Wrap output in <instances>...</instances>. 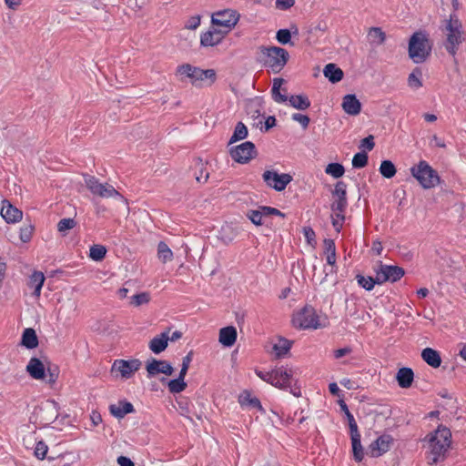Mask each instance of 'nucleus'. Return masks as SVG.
I'll return each mask as SVG.
<instances>
[{
    "mask_svg": "<svg viewBox=\"0 0 466 466\" xmlns=\"http://www.w3.org/2000/svg\"><path fill=\"white\" fill-rule=\"evenodd\" d=\"M175 75L182 82L188 79L190 84L198 88L210 86L217 79V74L214 69H201L190 64L178 66Z\"/></svg>",
    "mask_w": 466,
    "mask_h": 466,
    "instance_id": "obj_1",
    "label": "nucleus"
},
{
    "mask_svg": "<svg viewBox=\"0 0 466 466\" xmlns=\"http://www.w3.org/2000/svg\"><path fill=\"white\" fill-rule=\"evenodd\" d=\"M346 187L344 182L339 181L332 191L331 219L337 232L340 231L345 220V210L348 206Z\"/></svg>",
    "mask_w": 466,
    "mask_h": 466,
    "instance_id": "obj_2",
    "label": "nucleus"
},
{
    "mask_svg": "<svg viewBox=\"0 0 466 466\" xmlns=\"http://www.w3.org/2000/svg\"><path fill=\"white\" fill-rule=\"evenodd\" d=\"M444 30L446 31L445 49L451 56H455L459 46L465 40L462 24L456 14H451L450 18L445 20Z\"/></svg>",
    "mask_w": 466,
    "mask_h": 466,
    "instance_id": "obj_3",
    "label": "nucleus"
},
{
    "mask_svg": "<svg viewBox=\"0 0 466 466\" xmlns=\"http://www.w3.org/2000/svg\"><path fill=\"white\" fill-rule=\"evenodd\" d=\"M296 370L292 367L281 366L273 369L272 386L280 390H289V392L299 398L301 396L300 387L294 379Z\"/></svg>",
    "mask_w": 466,
    "mask_h": 466,
    "instance_id": "obj_4",
    "label": "nucleus"
},
{
    "mask_svg": "<svg viewBox=\"0 0 466 466\" xmlns=\"http://www.w3.org/2000/svg\"><path fill=\"white\" fill-rule=\"evenodd\" d=\"M451 432L450 429L444 426H439L438 429L431 433L429 442L431 447V463L439 461V458L447 451L451 445Z\"/></svg>",
    "mask_w": 466,
    "mask_h": 466,
    "instance_id": "obj_5",
    "label": "nucleus"
},
{
    "mask_svg": "<svg viewBox=\"0 0 466 466\" xmlns=\"http://www.w3.org/2000/svg\"><path fill=\"white\" fill-rule=\"evenodd\" d=\"M431 47L428 45V38L421 32H415L409 41V56L416 64L426 61Z\"/></svg>",
    "mask_w": 466,
    "mask_h": 466,
    "instance_id": "obj_6",
    "label": "nucleus"
},
{
    "mask_svg": "<svg viewBox=\"0 0 466 466\" xmlns=\"http://www.w3.org/2000/svg\"><path fill=\"white\" fill-rule=\"evenodd\" d=\"M141 366L142 362L138 359H117L114 360L111 366L110 374L116 380H127L135 376Z\"/></svg>",
    "mask_w": 466,
    "mask_h": 466,
    "instance_id": "obj_7",
    "label": "nucleus"
},
{
    "mask_svg": "<svg viewBox=\"0 0 466 466\" xmlns=\"http://www.w3.org/2000/svg\"><path fill=\"white\" fill-rule=\"evenodd\" d=\"M260 52L264 65L270 67L274 73H279L289 59V53L281 47H261Z\"/></svg>",
    "mask_w": 466,
    "mask_h": 466,
    "instance_id": "obj_8",
    "label": "nucleus"
},
{
    "mask_svg": "<svg viewBox=\"0 0 466 466\" xmlns=\"http://www.w3.org/2000/svg\"><path fill=\"white\" fill-rule=\"evenodd\" d=\"M411 175L423 188L434 187L440 183V177L426 161L421 160L410 168Z\"/></svg>",
    "mask_w": 466,
    "mask_h": 466,
    "instance_id": "obj_9",
    "label": "nucleus"
},
{
    "mask_svg": "<svg viewBox=\"0 0 466 466\" xmlns=\"http://www.w3.org/2000/svg\"><path fill=\"white\" fill-rule=\"evenodd\" d=\"M84 179L86 187L95 196L102 198H123L119 192L108 183H100L96 177L87 175L84 177Z\"/></svg>",
    "mask_w": 466,
    "mask_h": 466,
    "instance_id": "obj_10",
    "label": "nucleus"
},
{
    "mask_svg": "<svg viewBox=\"0 0 466 466\" xmlns=\"http://www.w3.org/2000/svg\"><path fill=\"white\" fill-rule=\"evenodd\" d=\"M319 319L316 310L310 306H306L293 317L292 321L297 328L317 329L322 327Z\"/></svg>",
    "mask_w": 466,
    "mask_h": 466,
    "instance_id": "obj_11",
    "label": "nucleus"
},
{
    "mask_svg": "<svg viewBox=\"0 0 466 466\" xmlns=\"http://www.w3.org/2000/svg\"><path fill=\"white\" fill-rule=\"evenodd\" d=\"M240 14L235 9H223L212 14L211 22L213 25L224 27L227 31L231 30L238 24Z\"/></svg>",
    "mask_w": 466,
    "mask_h": 466,
    "instance_id": "obj_12",
    "label": "nucleus"
},
{
    "mask_svg": "<svg viewBox=\"0 0 466 466\" xmlns=\"http://www.w3.org/2000/svg\"><path fill=\"white\" fill-rule=\"evenodd\" d=\"M262 178L268 187L276 191H283L292 181V177L289 174H279L274 170H266L262 175Z\"/></svg>",
    "mask_w": 466,
    "mask_h": 466,
    "instance_id": "obj_13",
    "label": "nucleus"
},
{
    "mask_svg": "<svg viewBox=\"0 0 466 466\" xmlns=\"http://www.w3.org/2000/svg\"><path fill=\"white\" fill-rule=\"evenodd\" d=\"M254 155L255 146L249 141L230 148V156L238 163H247L254 157Z\"/></svg>",
    "mask_w": 466,
    "mask_h": 466,
    "instance_id": "obj_14",
    "label": "nucleus"
},
{
    "mask_svg": "<svg viewBox=\"0 0 466 466\" xmlns=\"http://www.w3.org/2000/svg\"><path fill=\"white\" fill-rule=\"evenodd\" d=\"M58 307L56 308V317L60 322L67 321L77 310V303L71 298L58 299Z\"/></svg>",
    "mask_w": 466,
    "mask_h": 466,
    "instance_id": "obj_15",
    "label": "nucleus"
},
{
    "mask_svg": "<svg viewBox=\"0 0 466 466\" xmlns=\"http://www.w3.org/2000/svg\"><path fill=\"white\" fill-rule=\"evenodd\" d=\"M146 370L148 377H155L160 373L171 376L174 372V368L168 361L156 359L147 362Z\"/></svg>",
    "mask_w": 466,
    "mask_h": 466,
    "instance_id": "obj_16",
    "label": "nucleus"
},
{
    "mask_svg": "<svg viewBox=\"0 0 466 466\" xmlns=\"http://www.w3.org/2000/svg\"><path fill=\"white\" fill-rule=\"evenodd\" d=\"M405 274L404 269L399 266L383 265L380 262V284L383 282H396Z\"/></svg>",
    "mask_w": 466,
    "mask_h": 466,
    "instance_id": "obj_17",
    "label": "nucleus"
},
{
    "mask_svg": "<svg viewBox=\"0 0 466 466\" xmlns=\"http://www.w3.org/2000/svg\"><path fill=\"white\" fill-rule=\"evenodd\" d=\"M386 425L388 428L382 434H380V455L391 450L398 436L395 429H393L396 423H393L392 425L387 423Z\"/></svg>",
    "mask_w": 466,
    "mask_h": 466,
    "instance_id": "obj_18",
    "label": "nucleus"
},
{
    "mask_svg": "<svg viewBox=\"0 0 466 466\" xmlns=\"http://www.w3.org/2000/svg\"><path fill=\"white\" fill-rule=\"evenodd\" d=\"M1 216L7 223H15L22 219L23 212L7 200H3Z\"/></svg>",
    "mask_w": 466,
    "mask_h": 466,
    "instance_id": "obj_19",
    "label": "nucleus"
},
{
    "mask_svg": "<svg viewBox=\"0 0 466 466\" xmlns=\"http://www.w3.org/2000/svg\"><path fill=\"white\" fill-rule=\"evenodd\" d=\"M169 341V329L155 336L148 343L149 350L155 353L159 354L163 352Z\"/></svg>",
    "mask_w": 466,
    "mask_h": 466,
    "instance_id": "obj_20",
    "label": "nucleus"
},
{
    "mask_svg": "<svg viewBox=\"0 0 466 466\" xmlns=\"http://www.w3.org/2000/svg\"><path fill=\"white\" fill-rule=\"evenodd\" d=\"M46 278L42 271L35 270L29 277L27 281L28 288L32 289L33 296L35 298H39L41 295V290L43 285L45 283Z\"/></svg>",
    "mask_w": 466,
    "mask_h": 466,
    "instance_id": "obj_21",
    "label": "nucleus"
},
{
    "mask_svg": "<svg viewBox=\"0 0 466 466\" xmlns=\"http://www.w3.org/2000/svg\"><path fill=\"white\" fill-rule=\"evenodd\" d=\"M395 378L401 389H409L414 380V372L410 368L402 367L399 369Z\"/></svg>",
    "mask_w": 466,
    "mask_h": 466,
    "instance_id": "obj_22",
    "label": "nucleus"
},
{
    "mask_svg": "<svg viewBox=\"0 0 466 466\" xmlns=\"http://www.w3.org/2000/svg\"><path fill=\"white\" fill-rule=\"evenodd\" d=\"M26 371L35 380H43L46 375L45 366L37 358L30 359L26 365Z\"/></svg>",
    "mask_w": 466,
    "mask_h": 466,
    "instance_id": "obj_23",
    "label": "nucleus"
},
{
    "mask_svg": "<svg viewBox=\"0 0 466 466\" xmlns=\"http://www.w3.org/2000/svg\"><path fill=\"white\" fill-rule=\"evenodd\" d=\"M327 29L328 25L324 21H319L317 23L311 24L307 30V40L309 43H315L319 37H321L324 35Z\"/></svg>",
    "mask_w": 466,
    "mask_h": 466,
    "instance_id": "obj_24",
    "label": "nucleus"
},
{
    "mask_svg": "<svg viewBox=\"0 0 466 466\" xmlns=\"http://www.w3.org/2000/svg\"><path fill=\"white\" fill-rule=\"evenodd\" d=\"M237 339V329L233 326L222 328L219 330V342L225 347H231Z\"/></svg>",
    "mask_w": 466,
    "mask_h": 466,
    "instance_id": "obj_25",
    "label": "nucleus"
},
{
    "mask_svg": "<svg viewBox=\"0 0 466 466\" xmlns=\"http://www.w3.org/2000/svg\"><path fill=\"white\" fill-rule=\"evenodd\" d=\"M350 440L353 458L357 462H360L364 458V449L360 442L359 431L350 432Z\"/></svg>",
    "mask_w": 466,
    "mask_h": 466,
    "instance_id": "obj_26",
    "label": "nucleus"
},
{
    "mask_svg": "<svg viewBox=\"0 0 466 466\" xmlns=\"http://www.w3.org/2000/svg\"><path fill=\"white\" fill-rule=\"evenodd\" d=\"M222 38L223 35L220 34V31L209 30L201 35L200 44L205 47L214 46L220 43Z\"/></svg>",
    "mask_w": 466,
    "mask_h": 466,
    "instance_id": "obj_27",
    "label": "nucleus"
},
{
    "mask_svg": "<svg viewBox=\"0 0 466 466\" xmlns=\"http://www.w3.org/2000/svg\"><path fill=\"white\" fill-rule=\"evenodd\" d=\"M342 108L349 115H358L360 111V103L354 95H347L342 101Z\"/></svg>",
    "mask_w": 466,
    "mask_h": 466,
    "instance_id": "obj_28",
    "label": "nucleus"
},
{
    "mask_svg": "<svg viewBox=\"0 0 466 466\" xmlns=\"http://www.w3.org/2000/svg\"><path fill=\"white\" fill-rule=\"evenodd\" d=\"M421 358L428 365L432 368H439L441 364V358L440 353L431 348H425L422 350Z\"/></svg>",
    "mask_w": 466,
    "mask_h": 466,
    "instance_id": "obj_29",
    "label": "nucleus"
},
{
    "mask_svg": "<svg viewBox=\"0 0 466 466\" xmlns=\"http://www.w3.org/2000/svg\"><path fill=\"white\" fill-rule=\"evenodd\" d=\"M238 403L242 407L251 408V409H258L261 411H264L260 401L256 397H252L250 392L248 391H243L238 396Z\"/></svg>",
    "mask_w": 466,
    "mask_h": 466,
    "instance_id": "obj_30",
    "label": "nucleus"
},
{
    "mask_svg": "<svg viewBox=\"0 0 466 466\" xmlns=\"http://www.w3.org/2000/svg\"><path fill=\"white\" fill-rule=\"evenodd\" d=\"M323 74L331 83L339 82L343 77V71L335 64L325 66Z\"/></svg>",
    "mask_w": 466,
    "mask_h": 466,
    "instance_id": "obj_31",
    "label": "nucleus"
},
{
    "mask_svg": "<svg viewBox=\"0 0 466 466\" xmlns=\"http://www.w3.org/2000/svg\"><path fill=\"white\" fill-rule=\"evenodd\" d=\"M21 344L27 349H35L38 346V339L34 329L27 328L24 330Z\"/></svg>",
    "mask_w": 466,
    "mask_h": 466,
    "instance_id": "obj_32",
    "label": "nucleus"
},
{
    "mask_svg": "<svg viewBox=\"0 0 466 466\" xmlns=\"http://www.w3.org/2000/svg\"><path fill=\"white\" fill-rule=\"evenodd\" d=\"M134 407L130 402H119L110 406V412L116 418L121 419L125 415L133 412Z\"/></svg>",
    "mask_w": 466,
    "mask_h": 466,
    "instance_id": "obj_33",
    "label": "nucleus"
},
{
    "mask_svg": "<svg viewBox=\"0 0 466 466\" xmlns=\"http://www.w3.org/2000/svg\"><path fill=\"white\" fill-rule=\"evenodd\" d=\"M291 348V342L284 338H279L277 342L273 345L272 352L276 358H282L288 354Z\"/></svg>",
    "mask_w": 466,
    "mask_h": 466,
    "instance_id": "obj_34",
    "label": "nucleus"
},
{
    "mask_svg": "<svg viewBox=\"0 0 466 466\" xmlns=\"http://www.w3.org/2000/svg\"><path fill=\"white\" fill-rule=\"evenodd\" d=\"M284 83L282 78H274L271 95L275 102L283 103L288 100L286 94H281V86Z\"/></svg>",
    "mask_w": 466,
    "mask_h": 466,
    "instance_id": "obj_35",
    "label": "nucleus"
},
{
    "mask_svg": "<svg viewBox=\"0 0 466 466\" xmlns=\"http://www.w3.org/2000/svg\"><path fill=\"white\" fill-rule=\"evenodd\" d=\"M157 258L164 264L171 262L174 258L172 250L163 241L157 245Z\"/></svg>",
    "mask_w": 466,
    "mask_h": 466,
    "instance_id": "obj_36",
    "label": "nucleus"
},
{
    "mask_svg": "<svg viewBox=\"0 0 466 466\" xmlns=\"http://www.w3.org/2000/svg\"><path fill=\"white\" fill-rule=\"evenodd\" d=\"M42 410L48 413L47 416L45 418L46 420H56L58 418V410H59V405L56 401L55 400H46L43 407H42Z\"/></svg>",
    "mask_w": 466,
    "mask_h": 466,
    "instance_id": "obj_37",
    "label": "nucleus"
},
{
    "mask_svg": "<svg viewBox=\"0 0 466 466\" xmlns=\"http://www.w3.org/2000/svg\"><path fill=\"white\" fill-rule=\"evenodd\" d=\"M167 384L168 390L174 394L182 392L187 386L185 382V377H181L180 374L178 375V378L168 380Z\"/></svg>",
    "mask_w": 466,
    "mask_h": 466,
    "instance_id": "obj_38",
    "label": "nucleus"
},
{
    "mask_svg": "<svg viewBox=\"0 0 466 466\" xmlns=\"http://www.w3.org/2000/svg\"><path fill=\"white\" fill-rule=\"evenodd\" d=\"M422 72L419 67L413 69L409 75L408 85L412 89H418L422 86L421 82Z\"/></svg>",
    "mask_w": 466,
    "mask_h": 466,
    "instance_id": "obj_39",
    "label": "nucleus"
},
{
    "mask_svg": "<svg viewBox=\"0 0 466 466\" xmlns=\"http://www.w3.org/2000/svg\"><path fill=\"white\" fill-rule=\"evenodd\" d=\"M324 251L327 254L328 264L333 266L336 263V248L332 239L324 240Z\"/></svg>",
    "mask_w": 466,
    "mask_h": 466,
    "instance_id": "obj_40",
    "label": "nucleus"
},
{
    "mask_svg": "<svg viewBox=\"0 0 466 466\" xmlns=\"http://www.w3.org/2000/svg\"><path fill=\"white\" fill-rule=\"evenodd\" d=\"M248 128L245 124L238 122L235 127L232 137H230L229 144L245 139L248 137Z\"/></svg>",
    "mask_w": 466,
    "mask_h": 466,
    "instance_id": "obj_41",
    "label": "nucleus"
},
{
    "mask_svg": "<svg viewBox=\"0 0 466 466\" xmlns=\"http://www.w3.org/2000/svg\"><path fill=\"white\" fill-rule=\"evenodd\" d=\"M290 105L299 110H305L310 106V102L305 96H292L289 98Z\"/></svg>",
    "mask_w": 466,
    "mask_h": 466,
    "instance_id": "obj_42",
    "label": "nucleus"
},
{
    "mask_svg": "<svg viewBox=\"0 0 466 466\" xmlns=\"http://www.w3.org/2000/svg\"><path fill=\"white\" fill-rule=\"evenodd\" d=\"M397 172L395 165L390 160L380 162V175L386 178H391Z\"/></svg>",
    "mask_w": 466,
    "mask_h": 466,
    "instance_id": "obj_43",
    "label": "nucleus"
},
{
    "mask_svg": "<svg viewBox=\"0 0 466 466\" xmlns=\"http://www.w3.org/2000/svg\"><path fill=\"white\" fill-rule=\"evenodd\" d=\"M325 172L334 178H339L344 175L345 169L341 164L331 163L326 167Z\"/></svg>",
    "mask_w": 466,
    "mask_h": 466,
    "instance_id": "obj_44",
    "label": "nucleus"
},
{
    "mask_svg": "<svg viewBox=\"0 0 466 466\" xmlns=\"http://www.w3.org/2000/svg\"><path fill=\"white\" fill-rule=\"evenodd\" d=\"M106 254V248L102 245H94L90 248L89 257L95 261L102 260Z\"/></svg>",
    "mask_w": 466,
    "mask_h": 466,
    "instance_id": "obj_45",
    "label": "nucleus"
},
{
    "mask_svg": "<svg viewBox=\"0 0 466 466\" xmlns=\"http://www.w3.org/2000/svg\"><path fill=\"white\" fill-rule=\"evenodd\" d=\"M150 301V294L148 292H141L130 298V304L134 307H139L147 304Z\"/></svg>",
    "mask_w": 466,
    "mask_h": 466,
    "instance_id": "obj_46",
    "label": "nucleus"
},
{
    "mask_svg": "<svg viewBox=\"0 0 466 466\" xmlns=\"http://www.w3.org/2000/svg\"><path fill=\"white\" fill-rule=\"evenodd\" d=\"M339 403L341 408V410L345 413V415L347 417L350 432L357 431L358 425L356 423V420H355L353 415L350 412L348 406L346 405V403L343 400H339Z\"/></svg>",
    "mask_w": 466,
    "mask_h": 466,
    "instance_id": "obj_47",
    "label": "nucleus"
},
{
    "mask_svg": "<svg viewBox=\"0 0 466 466\" xmlns=\"http://www.w3.org/2000/svg\"><path fill=\"white\" fill-rule=\"evenodd\" d=\"M356 279L358 284L366 290H371L377 283L373 278L369 276L366 277L360 274L356 276Z\"/></svg>",
    "mask_w": 466,
    "mask_h": 466,
    "instance_id": "obj_48",
    "label": "nucleus"
},
{
    "mask_svg": "<svg viewBox=\"0 0 466 466\" xmlns=\"http://www.w3.org/2000/svg\"><path fill=\"white\" fill-rule=\"evenodd\" d=\"M76 225V222L73 218H63L57 224V230L66 235L68 230L74 228Z\"/></svg>",
    "mask_w": 466,
    "mask_h": 466,
    "instance_id": "obj_49",
    "label": "nucleus"
},
{
    "mask_svg": "<svg viewBox=\"0 0 466 466\" xmlns=\"http://www.w3.org/2000/svg\"><path fill=\"white\" fill-rule=\"evenodd\" d=\"M265 216L262 208L258 210H249L247 212V217L250 219V221L256 225L260 226L262 224V217Z\"/></svg>",
    "mask_w": 466,
    "mask_h": 466,
    "instance_id": "obj_50",
    "label": "nucleus"
},
{
    "mask_svg": "<svg viewBox=\"0 0 466 466\" xmlns=\"http://www.w3.org/2000/svg\"><path fill=\"white\" fill-rule=\"evenodd\" d=\"M368 156L365 152L357 153L352 159V166L356 168H361L367 165Z\"/></svg>",
    "mask_w": 466,
    "mask_h": 466,
    "instance_id": "obj_51",
    "label": "nucleus"
},
{
    "mask_svg": "<svg viewBox=\"0 0 466 466\" xmlns=\"http://www.w3.org/2000/svg\"><path fill=\"white\" fill-rule=\"evenodd\" d=\"M47 451H48V447L47 445L42 441H39L37 443H36V446H35V451H34V454L35 456L39 459V460H44L46 458V455L47 453Z\"/></svg>",
    "mask_w": 466,
    "mask_h": 466,
    "instance_id": "obj_52",
    "label": "nucleus"
},
{
    "mask_svg": "<svg viewBox=\"0 0 466 466\" xmlns=\"http://www.w3.org/2000/svg\"><path fill=\"white\" fill-rule=\"evenodd\" d=\"M34 229H35V228L32 225H26V226H24L23 228H21V229H20V239L24 243L28 242L31 239L32 236H33Z\"/></svg>",
    "mask_w": 466,
    "mask_h": 466,
    "instance_id": "obj_53",
    "label": "nucleus"
},
{
    "mask_svg": "<svg viewBox=\"0 0 466 466\" xmlns=\"http://www.w3.org/2000/svg\"><path fill=\"white\" fill-rule=\"evenodd\" d=\"M291 33L288 29H280L277 32L276 38L282 44L286 45L290 42Z\"/></svg>",
    "mask_w": 466,
    "mask_h": 466,
    "instance_id": "obj_54",
    "label": "nucleus"
},
{
    "mask_svg": "<svg viewBox=\"0 0 466 466\" xmlns=\"http://www.w3.org/2000/svg\"><path fill=\"white\" fill-rule=\"evenodd\" d=\"M303 234H304V237L307 239L308 244L309 246H311L312 248H314L315 245H316L314 230L311 228H309V227H305L303 228Z\"/></svg>",
    "mask_w": 466,
    "mask_h": 466,
    "instance_id": "obj_55",
    "label": "nucleus"
},
{
    "mask_svg": "<svg viewBox=\"0 0 466 466\" xmlns=\"http://www.w3.org/2000/svg\"><path fill=\"white\" fill-rule=\"evenodd\" d=\"M191 360H192V352L190 351L187 356H185L182 359L181 370L179 372L181 377H186Z\"/></svg>",
    "mask_w": 466,
    "mask_h": 466,
    "instance_id": "obj_56",
    "label": "nucleus"
},
{
    "mask_svg": "<svg viewBox=\"0 0 466 466\" xmlns=\"http://www.w3.org/2000/svg\"><path fill=\"white\" fill-rule=\"evenodd\" d=\"M200 25V16L193 15L185 23V28L188 30H196Z\"/></svg>",
    "mask_w": 466,
    "mask_h": 466,
    "instance_id": "obj_57",
    "label": "nucleus"
},
{
    "mask_svg": "<svg viewBox=\"0 0 466 466\" xmlns=\"http://www.w3.org/2000/svg\"><path fill=\"white\" fill-rule=\"evenodd\" d=\"M391 413H392V411L389 405L380 404V416L385 417L387 423H390V425L395 423L394 420L390 419Z\"/></svg>",
    "mask_w": 466,
    "mask_h": 466,
    "instance_id": "obj_58",
    "label": "nucleus"
},
{
    "mask_svg": "<svg viewBox=\"0 0 466 466\" xmlns=\"http://www.w3.org/2000/svg\"><path fill=\"white\" fill-rule=\"evenodd\" d=\"M292 119L299 123L303 128H307L309 124V117L306 115L296 113L292 115Z\"/></svg>",
    "mask_w": 466,
    "mask_h": 466,
    "instance_id": "obj_59",
    "label": "nucleus"
},
{
    "mask_svg": "<svg viewBox=\"0 0 466 466\" xmlns=\"http://www.w3.org/2000/svg\"><path fill=\"white\" fill-rule=\"evenodd\" d=\"M374 137L369 136L361 140L360 147L371 150L374 147Z\"/></svg>",
    "mask_w": 466,
    "mask_h": 466,
    "instance_id": "obj_60",
    "label": "nucleus"
},
{
    "mask_svg": "<svg viewBox=\"0 0 466 466\" xmlns=\"http://www.w3.org/2000/svg\"><path fill=\"white\" fill-rule=\"evenodd\" d=\"M295 4V0H276V6L277 8L285 10L291 6H293Z\"/></svg>",
    "mask_w": 466,
    "mask_h": 466,
    "instance_id": "obj_61",
    "label": "nucleus"
},
{
    "mask_svg": "<svg viewBox=\"0 0 466 466\" xmlns=\"http://www.w3.org/2000/svg\"><path fill=\"white\" fill-rule=\"evenodd\" d=\"M256 374L264 381L272 385L273 370L270 372L256 370Z\"/></svg>",
    "mask_w": 466,
    "mask_h": 466,
    "instance_id": "obj_62",
    "label": "nucleus"
},
{
    "mask_svg": "<svg viewBox=\"0 0 466 466\" xmlns=\"http://www.w3.org/2000/svg\"><path fill=\"white\" fill-rule=\"evenodd\" d=\"M262 210L264 211L265 216L276 215V216H279L282 218L285 216L280 210H279L275 208L262 207Z\"/></svg>",
    "mask_w": 466,
    "mask_h": 466,
    "instance_id": "obj_63",
    "label": "nucleus"
},
{
    "mask_svg": "<svg viewBox=\"0 0 466 466\" xmlns=\"http://www.w3.org/2000/svg\"><path fill=\"white\" fill-rule=\"evenodd\" d=\"M117 463L119 466H135L134 462L126 456H119L117 458Z\"/></svg>",
    "mask_w": 466,
    "mask_h": 466,
    "instance_id": "obj_64",
    "label": "nucleus"
}]
</instances>
